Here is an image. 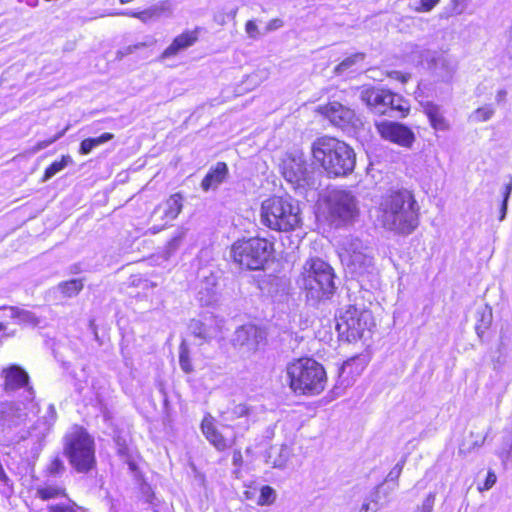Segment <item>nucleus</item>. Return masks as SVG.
<instances>
[{
  "label": "nucleus",
  "instance_id": "obj_1",
  "mask_svg": "<svg viewBox=\"0 0 512 512\" xmlns=\"http://www.w3.org/2000/svg\"><path fill=\"white\" fill-rule=\"evenodd\" d=\"M419 209L410 190L392 188L382 196L379 204V221L389 231L408 235L419 225Z\"/></svg>",
  "mask_w": 512,
  "mask_h": 512
},
{
  "label": "nucleus",
  "instance_id": "obj_2",
  "mask_svg": "<svg viewBox=\"0 0 512 512\" xmlns=\"http://www.w3.org/2000/svg\"><path fill=\"white\" fill-rule=\"evenodd\" d=\"M312 155L330 177H341L352 173L356 163L354 150L333 137H321L315 140L312 145Z\"/></svg>",
  "mask_w": 512,
  "mask_h": 512
},
{
  "label": "nucleus",
  "instance_id": "obj_3",
  "mask_svg": "<svg viewBox=\"0 0 512 512\" xmlns=\"http://www.w3.org/2000/svg\"><path fill=\"white\" fill-rule=\"evenodd\" d=\"M333 268L320 258H311L303 266L299 282L312 305L331 299L336 291Z\"/></svg>",
  "mask_w": 512,
  "mask_h": 512
},
{
  "label": "nucleus",
  "instance_id": "obj_4",
  "mask_svg": "<svg viewBox=\"0 0 512 512\" xmlns=\"http://www.w3.org/2000/svg\"><path fill=\"white\" fill-rule=\"evenodd\" d=\"M289 386L299 395H318L326 386L327 375L324 367L312 358H300L286 368Z\"/></svg>",
  "mask_w": 512,
  "mask_h": 512
},
{
  "label": "nucleus",
  "instance_id": "obj_5",
  "mask_svg": "<svg viewBox=\"0 0 512 512\" xmlns=\"http://www.w3.org/2000/svg\"><path fill=\"white\" fill-rule=\"evenodd\" d=\"M298 201L290 196H274L261 204L260 222L271 230L289 232L301 224Z\"/></svg>",
  "mask_w": 512,
  "mask_h": 512
},
{
  "label": "nucleus",
  "instance_id": "obj_6",
  "mask_svg": "<svg viewBox=\"0 0 512 512\" xmlns=\"http://www.w3.org/2000/svg\"><path fill=\"white\" fill-rule=\"evenodd\" d=\"M345 254L342 262L346 274L355 279L361 288L368 289L375 280L374 259L367 245L358 238H349L344 244Z\"/></svg>",
  "mask_w": 512,
  "mask_h": 512
},
{
  "label": "nucleus",
  "instance_id": "obj_7",
  "mask_svg": "<svg viewBox=\"0 0 512 512\" xmlns=\"http://www.w3.org/2000/svg\"><path fill=\"white\" fill-rule=\"evenodd\" d=\"M64 454L78 473H88L96 466L93 437L82 427H73L64 437Z\"/></svg>",
  "mask_w": 512,
  "mask_h": 512
},
{
  "label": "nucleus",
  "instance_id": "obj_8",
  "mask_svg": "<svg viewBox=\"0 0 512 512\" xmlns=\"http://www.w3.org/2000/svg\"><path fill=\"white\" fill-rule=\"evenodd\" d=\"M406 52L409 62L428 69L434 77L450 83L457 71V61L444 52L431 51L419 45H409Z\"/></svg>",
  "mask_w": 512,
  "mask_h": 512
},
{
  "label": "nucleus",
  "instance_id": "obj_9",
  "mask_svg": "<svg viewBox=\"0 0 512 512\" xmlns=\"http://www.w3.org/2000/svg\"><path fill=\"white\" fill-rule=\"evenodd\" d=\"M360 99L376 114L393 118H404L410 110V103L401 95L381 87H362Z\"/></svg>",
  "mask_w": 512,
  "mask_h": 512
},
{
  "label": "nucleus",
  "instance_id": "obj_10",
  "mask_svg": "<svg viewBox=\"0 0 512 512\" xmlns=\"http://www.w3.org/2000/svg\"><path fill=\"white\" fill-rule=\"evenodd\" d=\"M282 175L297 190L316 189L320 172L307 162L302 152L288 153L282 160Z\"/></svg>",
  "mask_w": 512,
  "mask_h": 512
},
{
  "label": "nucleus",
  "instance_id": "obj_11",
  "mask_svg": "<svg viewBox=\"0 0 512 512\" xmlns=\"http://www.w3.org/2000/svg\"><path fill=\"white\" fill-rule=\"evenodd\" d=\"M273 244L264 238H249L235 242L231 256L241 268L260 270L270 258Z\"/></svg>",
  "mask_w": 512,
  "mask_h": 512
},
{
  "label": "nucleus",
  "instance_id": "obj_12",
  "mask_svg": "<svg viewBox=\"0 0 512 512\" xmlns=\"http://www.w3.org/2000/svg\"><path fill=\"white\" fill-rule=\"evenodd\" d=\"M335 319L339 337L347 342L361 339L365 331H369L374 325L372 313L353 304L340 308Z\"/></svg>",
  "mask_w": 512,
  "mask_h": 512
},
{
  "label": "nucleus",
  "instance_id": "obj_13",
  "mask_svg": "<svg viewBox=\"0 0 512 512\" xmlns=\"http://www.w3.org/2000/svg\"><path fill=\"white\" fill-rule=\"evenodd\" d=\"M3 392L30 407L35 402V390L28 372L18 364H9L0 371Z\"/></svg>",
  "mask_w": 512,
  "mask_h": 512
},
{
  "label": "nucleus",
  "instance_id": "obj_14",
  "mask_svg": "<svg viewBox=\"0 0 512 512\" xmlns=\"http://www.w3.org/2000/svg\"><path fill=\"white\" fill-rule=\"evenodd\" d=\"M328 210L337 226L351 224L359 216L358 200L349 190H333L328 197Z\"/></svg>",
  "mask_w": 512,
  "mask_h": 512
},
{
  "label": "nucleus",
  "instance_id": "obj_15",
  "mask_svg": "<svg viewBox=\"0 0 512 512\" xmlns=\"http://www.w3.org/2000/svg\"><path fill=\"white\" fill-rule=\"evenodd\" d=\"M38 411V404L33 402L30 407L20 403L18 399L0 402V427L3 431H12L23 425L30 413Z\"/></svg>",
  "mask_w": 512,
  "mask_h": 512
},
{
  "label": "nucleus",
  "instance_id": "obj_16",
  "mask_svg": "<svg viewBox=\"0 0 512 512\" xmlns=\"http://www.w3.org/2000/svg\"><path fill=\"white\" fill-rule=\"evenodd\" d=\"M268 332L265 327L255 324H245L238 327L233 336L232 344L244 348L248 352H256L267 343Z\"/></svg>",
  "mask_w": 512,
  "mask_h": 512
},
{
  "label": "nucleus",
  "instance_id": "obj_17",
  "mask_svg": "<svg viewBox=\"0 0 512 512\" xmlns=\"http://www.w3.org/2000/svg\"><path fill=\"white\" fill-rule=\"evenodd\" d=\"M375 127L380 136L404 148H411L415 142L414 132L404 124L388 120L376 121Z\"/></svg>",
  "mask_w": 512,
  "mask_h": 512
},
{
  "label": "nucleus",
  "instance_id": "obj_18",
  "mask_svg": "<svg viewBox=\"0 0 512 512\" xmlns=\"http://www.w3.org/2000/svg\"><path fill=\"white\" fill-rule=\"evenodd\" d=\"M321 113L336 127L341 129L355 128L358 125L359 119L357 118L354 110L343 106L339 102H330L329 104L320 108Z\"/></svg>",
  "mask_w": 512,
  "mask_h": 512
},
{
  "label": "nucleus",
  "instance_id": "obj_19",
  "mask_svg": "<svg viewBox=\"0 0 512 512\" xmlns=\"http://www.w3.org/2000/svg\"><path fill=\"white\" fill-rule=\"evenodd\" d=\"M190 333L199 340L198 344L210 342L220 332L217 320L212 316L205 317L204 321L192 319L188 326Z\"/></svg>",
  "mask_w": 512,
  "mask_h": 512
},
{
  "label": "nucleus",
  "instance_id": "obj_20",
  "mask_svg": "<svg viewBox=\"0 0 512 512\" xmlns=\"http://www.w3.org/2000/svg\"><path fill=\"white\" fill-rule=\"evenodd\" d=\"M183 196L180 193H175L171 195L163 204L157 206L153 212L154 215L158 213H162L161 219L165 221V224L162 226H153L151 230L153 233L160 232L164 226L173 221L178 217L183 208Z\"/></svg>",
  "mask_w": 512,
  "mask_h": 512
},
{
  "label": "nucleus",
  "instance_id": "obj_21",
  "mask_svg": "<svg viewBox=\"0 0 512 512\" xmlns=\"http://www.w3.org/2000/svg\"><path fill=\"white\" fill-rule=\"evenodd\" d=\"M214 422L215 420L210 414L205 415L201 422V431L211 445L218 451H224L232 446L233 438L224 436Z\"/></svg>",
  "mask_w": 512,
  "mask_h": 512
},
{
  "label": "nucleus",
  "instance_id": "obj_22",
  "mask_svg": "<svg viewBox=\"0 0 512 512\" xmlns=\"http://www.w3.org/2000/svg\"><path fill=\"white\" fill-rule=\"evenodd\" d=\"M56 419L57 412L55 406L50 404L45 414L35 422L30 430L22 434L19 438L23 440L26 439L27 436H31L37 441L43 440L45 436L51 431L53 425L56 422Z\"/></svg>",
  "mask_w": 512,
  "mask_h": 512
},
{
  "label": "nucleus",
  "instance_id": "obj_23",
  "mask_svg": "<svg viewBox=\"0 0 512 512\" xmlns=\"http://www.w3.org/2000/svg\"><path fill=\"white\" fill-rule=\"evenodd\" d=\"M198 40V29L185 31L174 38L172 43L162 52L161 59H169L176 56L181 51L193 46Z\"/></svg>",
  "mask_w": 512,
  "mask_h": 512
},
{
  "label": "nucleus",
  "instance_id": "obj_24",
  "mask_svg": "<svg viewBox=\"0 0 512 512\" xmlns=\"http://www.w3.org/2000/svg\"><path fill=\"white\" fill-rule=\"evenodd\" d=\"M228 166L225 162H217L212 166L201 182V188L207 192L216 190L227 178Z\"/></svg>",
  "mask_w": 512,
  "mask_h": 512
},
{
  "label": "nucleus",
  "instance_id": "obj_25",
  "mask_svg": "<svg viewBox=\"0 0 512 512\" xmlns=\"http://www.w3.org/2000/svg\"><path fill=\"white\" fill-rule=\"evenodd\" d=\"M292 449L286 444L273 445L266 453V463L274 468H284L290 459Z\"/></svg>",
  "mask_w": 512,
  "mask_h": 512
},
{
  "label": "nucleus",
  "instance_id": "obj_26",
  "mask_svg": "<svg viewBox=\"0 0 512 512\" xmlns=\"http://www.w3.org/2000/svg\"><path fill=\"white\" fill-rule=\"evenodd\" d=\"M424 112L429 119L431 126L435 130L446 131L449 129V122L444 116L441 106L428 102L424 106Z\"/></svg>",
  "mask_w": 512,
  "mask_h": 512
},
{
  "label": "nucleus",
  "instance_id": "obj_27",
  "mask_svg": "<svg viewBox=\"0 0 512 512\" xmlns=\"http://www.w3.org/2000/svg\"><path fill=\"white\" fill-rule=\"evenodd\" d=\"M156 44V40L152 36H146L143 41L128 45L117 51V58L122 59L125 56L140 52L143 58L150 56L149 48Z\"/></svg>",
  "mask_w": 512,
  "mask_h": 512
},
{
  "label": "nucleus",
  "instance_id": "obj_28",
  "mask_svg": "<svg viewBox=\"0 0 512 512\" xmlns=\"http://www.w3.org/2000/svg\"><path fill=\"white\" fill-rule=\"evenodd\" d=\"M35 495L37 498L43 501L67 496L64 486L60 484H52L49 482H45L42 485L37 486Z\"/></svg>",
  "mask_w": 512,
  "mask_h": 512
},
{
  "label": "nucleus",
  "instance_id": "obj_29",
  "mask_svg": "<svg viewBox=\"0 0 512 512\" xmlns=\"http://www.w3.org/2000/svg\"><path fill=\"white\" fill-rule=\"evenodd\" d=\"M395 489V487H390L386 485L385 482L376 486L367 497L369 501L373 504L371 507L372 512H377L381 509L384 503L387 501L389 494Z\"/></svg>",
  "mask_w": 512,
  "mask_h": 512
},
{
  "label": "nucleus",
  "instance_id": "obj_30",
  "mask_svg": "<svg viewBox=\"0 0 512 512\" xmlns=\"http://www.w3.org/2000/svg\"><path fill=\"white\" fill-rule=\"evenodd\" d=\"M364 59V53H355L345 58L341 63H339L335 67V73L337 75H342L349 71H355L358 68V65L361 64L364 61Z\"/></svg>",
  "mask_w": 512,
  "mask_h": 512
},
{
  "label": "nucleus",
  "instance_id": "obj_31",
  "mask_svg": "<svg viewBox=\"0 0 512 512\" xmlns=\"http://www.w3.org/2000/svg\"><path fill=\"white\" fill-rule=\"evenodd\" d=\"M83 279H71L69 281L60 282L57 285L58 291L63 294L64 297L72 298L77 296L83 289Z\"/></svg>",
  "mask_w": 512,
  "mask_h": 512
},
{
  "label": "nucleus",
  "instance_id": "obj_32",
  "mask_svg": "<svg viewBox=\"0 0 512 512\" xmlns=\"http://www.w3.org/2000/svg\"><path fill=\"white\" fill-rule=\"evenodd\" d=\"M153 20L170 17L173 13V4L170 0L160 1L149 7Z\"/></svg>",
  "mask_w": 512,
  "mask_h": 512
},
{
  "label": "nucleus",
  "instance_id": "obj_33",
  "mask_svg": "<svg viewBox=\"0 0 512 512\" xmlns=\"http://www.w3.org/2000/svg\"><path fill=\"white\" fill-rule=\"evenodd\" d=\"M251 415V409L246 404L240 403L234 405L230 410L223 413V419L233 421L239 418H248Z\"/></svg>",
  "mask_w": 512,
  "mask_h": 512
},
{
  "label": "nucleus",
  "instance_id": "obj_34",
  "mask_svg": "<svg viewBox=\"0 0 512 512\" xmlns=\"http://www.w3.org/2000/svg\"><path fill=\"white\" fill-rule=\"evenodd\" d=\"M71 162H72V159L69 155L62 156L61 160H59V161H54L52 164H50L45 169L42 181L43 182L48 181L50 178H52L58 172L62 171Z\"/></svg>",
  "mask_w": 512,
  "mask_h": 512
},
{
  "label": "nucleus",
  "instance_id": "obj_35",
  "mask_svg": "<svg viewBox=\"0 0 512 512\" xmlns=\"http://www.w3.org/2000/svg\"><path fill=\"white\" fill-rule=\"evenodd\" d=\"M48 512H87V510L72 500L65 503L49 505Z\"/></svg>",
  "mask_w": 512,
  "mask_h": 512
},
{
  "label": "nucleus",
  "instance_id": "obj_36",
  "mask_svg": "<svg viewBox=\"0 0 512 512\" xmlns=\"http://www.w3.org/2000/svg\"><path fill=\"white\" fill-rule=\"evenodd\" d=\"M66 470L64 461L59 457H54L46 467V475L48 477L61 476Z\"/></svg>",
  "mask_w": 512,
  "mask_h": 512
},
{
  "label": "nucleus",
  "instance_id": "obj_37",
  "mask_svg": "<svg viewBox=\"0 0 512 512\" xmlns=\"http://www.w3.org/2000/svg\"><path fill=\"white\" fill-rule=\"evenodd\" d=\"M276 500V491L268 485H265L260 490V495L257 501L258 505L266 506L271 505Z\"/></svg>",
  "mask_w": 512,
  "mask_h": 512
},
{
  "label": "nucleus",
  "instance_id": "obj_38",
  "mask_svg": "<svg viewBox=\"0 0 512 512\" xmlns=\"http://www.w3.org/2000/svg\"><path fill=\"white\" fill-rule=\"evenodd\" d=\"M179 364L181 369L189 374L193 371V366L191 364L190 356L188 348L185 344V342H182L180 346V353H179Z\"/></svg>",
  "mask_w": 512,
  "mask_h": 512
},
{
  "label": "nucleus",
  "instance_id": "obj_39",
  "mask_svg": "<svg viewBox=\"0 0 512 512\" xmlns=\"http://www.w3.org/2000/svg\"><path fill=\"white\" fill-rule=\"evenodd\" d=\"M494 114V109L491 105H486L484 107H480L476 109L473 114L471 115V118L475 122H484L488 121Z\"/></svg>",
  "mask_w": 512,
  "mask_h": 512
},
{
  "label": "nucleus",
  "instance_id": "obj_40",
  "mask_svg": "<svg viewBox=\"0 0 512 512\" xmlns=\"http://www.w3.org/2000/svg\"><path fill=\"white\" fill-rule=\"evenodd\" d=\"M184 239V233L179 232L174 237L170 239L166 246V256L170 257L172 254L176 252V250L180 247L182 241Z\"/></svg>",
  "mask_w": 512,
  "mask_h": 512
},
{
  "label": "nucleus",
  "instance_id": "obj_41",
  "mask_svg": "<svg viewBox=\"0 0 512 512\" xmlns=\"http://www.w3.org/2000/svg\"><path fill=\"white\" fill-rule=\"evenodd\" d=\"M404 463H405V460H401L390 470V472L388 473V475L385 479V483L386 482H394L395 484L392 487L396 488L397 480L402 473Z\"/></svg>",
  "mask_w": 512,
  "mask_h": 512
},
{
  "label": "nucleus",
  "instance_id": "obj_42",
  "mask_svg": "<svg viewBox=\"0 0 512 512\" xmlns=\"http://www.w3.org/2000/svg\"><path fill=\"white\" fill-rule=\"evenodd\" d=\"M436 493L430 492L423 500L422 505L418 506L415 512H432L435 504Z\"/></svg>",
  "mask_w": 512,
  "mask_h": 512
},
{
  "label": "nucleus",
  "instance_id": "obj_43",
  "mask_svg": "<svg viewBox=\"0 0 512 512\" xmlns=\"http://www.w3.org/2000/svg\"><path fill=\"white\" fill-rule=\"evenodd\" d=\"M142 494L145 498V501L149 504L155 505V495L151 490V487L147 484H143L141 487Z\"/></svg>",
  "mask_w": 512,
  "mask_h": 512
},
{
  "label": "nucleus",
  "instance_id": "obj_44",
  "mask_svg": "<svg viewBox=\"0 0 512 512\" xmlns=\"http://www.w3.org/2000/svg\"><path fill=\"white\" fill-rule=\"evenodd\" d=\"M114 138V135L112 133H103L102 135H100L99 137H95V138H90L91 141L93 142V145L94 147H98L110 140H112Z\"/></svg>",
  "mask_w": 512,
  "mask_h": 512
},
{
  "label": "nucleus",
  "instance_id": "obj_45",
  "mask_svg": "<svg viewBox=\"0 0 512 512\" xmlns=\"http://www.w3.org/2000/svg\"><path fill=\"white\" fill-rule=\"evenodd\" d=\"M440 0H420V7H416L417 11L428 12L437 5Z\"/></svg>",
  "mask_w": 512,
  "mask_h": 512
},
{
  "label": "nucleus",
  "instance_id": "obj_46",
  "mask_svg": "<svg viewBox=\"0 0 512 512\" xmlns=\"http://www.w3.org/2000/svg\"><path fill=\"white\" fill-rule=\"evenodd\" d=\"M64 133H65V130L62 131V132L57 133L54 137H52L49 140H44V141L38 142L37 146H36V149L37 150H42V149L47 148L49 145H51L52 143L57 141L59 138H61L64 135Z\"/></svg>",
  "mask_w": 512,
  "mask_h": 512
},
{
  "label": "nucleus",
  "instance_id": "obj_47",
  "mask_svg": "<svg viewBox=\"0 0 512 512\" xmlns=\"http://www.w3.org/2000/svg\"><path fill=\"white\" fill-rule=\"evenodd\" d=\"M468 0H452L453 8L452 11L456 15H460L463 13L467 6Z\"/></svg>",
  "mask_w": 512,
  "mask_h": 512
},
{
  "label": "nucleus",
  "instance_id": "obj_48",
  "mask_svg": "<svg viewBox=\"0 0 512 512\" xmlns=\"http://www.w3.org/2000/svg\"><path fill=\"white\" fill-rule=\"evenodd\" d=\"M94 145H93V142L91 141L90 138H87V139H84L81 143H80V153L83 154V155H87L89 154L93 149H94Z\"/></svg>",
  "mask_w": 512,
  "mask_h": 512
},
{
  "label": "nucleus",
  "instance_id": "obj_49",
  "mask_svg": "<svg viewBox=\"0 0 512 512\" xmlns=\"http://www.w3.org/2000/svg\"><path fill=\"white\" fill-rule=\"evenodd\" d=\"M245 30H246V33L251 38H256L258 35V27L253 20L247 21V23L245 25Z\"/></svg>",
  "mask_w": 512,
  "mask_h": 512
},
{
  "label": "nucleus",
  "instance_id": "obj_50",
  "mask_svg": "<svg viewBox=\"0 0 512 512\" xmlns=\"http://www.w3.org/2000/svg\"><path fill=\"white\" fill-rule=\"evenodd\" d=\"M131 16L141 20L142 22H148L150 20H153L149 8L143 11L131 13Z\"/></svg>",
  "mask_w": 512,
  "mask_h": 512
},
{
  "label": "nucleus",
  "instance_id": "obj_51",
  "mask_svg": "<svg viewBox=\"0 0 512 512\" xmlns=\"http://www.w3.org/2000/svg\"><path fill=\"white\" fill-rule=\"evenodd\" d=\"M497 477L494 472L489 471L481 490H489L496 483Z\"/></svg>",
  "mask_w": 512,
  "mask_h": 512
},
{
  "label": "nucleus",
  "instance_id": "obj_52",
  "mask_svg": "<svg viewBox=\"0 0 512 512\" xmlns=\"http://www.w3.org/2000/svg\"><path fill=\"white\" fill-rule=\"evenodd\" d=\"M228 20L229 19L225 11H220L214 15V21L221 26L225 25Z\"/></svg>",
  "mask_w": 512,
  "mask_h": 512
},
{
  "label": "nucleus",
  "instance_id": "obj_53",
  "mask_svg": "<svg viewBox=\"0 0 512 512\" xmlns=\"http://www.w3.org/2000/svg\"><path fill=\"white\" fill-rule=\"evenodd\" d=\"M283 26V21L281 19H272L269 21V23L267 24V30L268 31H273V30H276V29H279Z\"/></svg>",
  "mask_w": 512,
  "mask_h": 512
},
{
  "label": "nucleus",
  "instance_id": "obj_54",
  "mask_svg": "<svg viewBox=\"0 0 512 512\" xmlns=\"http://www.w3.org/2000/svg\"><path fill=\"white\" fill-rule=\"evenodd\" d=\"M18 318L20 321L32 322L34 320V315L28 311H21L18 313Z\"/></svg>",
  "mask_w": 512,
  "mask_h": 512
},
{
  "label": "nucleus",
  "instance_id": "obj_55",
  "mask_svg": "<svg viewBox=\"0 0 512 512\" xmlns=\"http://www.w3.org/2000/svg\"><path fill=\"white\" fill-rule=\"evenodd\" d=\"M482 324L481 325H477L476 326V332L479 336H481L485 330L488 328L489 324H490V320H488L487 322H485L484 320V317L482 318L481 320Z\"/></svg>",
  "mask_w": 512,
  "mask_h": 512
},
{
  "label": "nucleus",
  "instance_id": "obj_56",
  "mask_svg": "<svg viewBox=\"0 0 512 512\" xmlns=\"http://www.w3.org/2000/svg\"><path fill=\"white\" fill-rule=\"evenodd\" d=\"M511 193H512V178H511V181L505 186V189L503 192V201L508 202Z\"/></svg>",
  "mask_w": 512,
  "mask_h": 512
},
{
  "label": "nucleus",
  "instance_id": "obj_57",
  "mask_svg": "<svg viewBox=\"0 0 512 512\" xmlns=\"http://www.w3.org/2000/svg\"><path fill=\"white\" fill-rule=\"evenodd\" d=\"M493 366H494V369H499L500 367H502L505 363V357L502 356V355H499L497 358L493 359Z\"/></svg>",
  "mask_w": 512,
  "mask_h": 512
},
{
  "label": "nucleus",
  "instance_id": "obj_58",
  "mask_svg": "<svg viewBox=\"0 0 512 512\" xmlns=\"http://www.w3.org/2000/svg\"><path fill=\"white\" fill-rule=\"evenodd\" d=\"M507 208H508V202L502 201V205L500 208V216H499L500 221H503L505 219L506 213H507Z\"/></svg>",
  "mask_w": 512,
  "mask_h": 512
},
{
  "label": "nucleus",
  "instance_id": "obj_59",
  "mask_svg": "<svg viewBox=\"0 0 512 512\" xmlns=\"http://www.w3.org/2000/svg\"><path fill=\"white\" fill-rule=\"evenodd\" d=\"M371 507H373V504L366 498L359 512H372Z\"/></svg>",
  "mask_w": 512,
  "mask_h": 512
},
{
  "label": "nucleus",
  "instance_id": "obj_60",
  "mask_svg": "<svg viewBox=\"0 0 512 512\" xmlns=\"http://www.w3.org/2000/svg\"><path fill=\"white\" fill-rule=\"evenodd\" d=\"M83 271L80 263L73 264L69 267L70 274H79Z\"/></svg>",
  "mask_w": 512,
  "mask_h": 512
},
{
  "label": "nucleus",
  "instance_id": "obj_61",
  "mask_svg": "<svg viewBox=\"0 0 512 512\" xmlns=\"http://www.w3.org/2000/svg\"><path fill=\"white\" fill-rule=\"evenodd\" d=\"M242 463V455L240 451H234L233 453V464L238 466Z\"/></svg>",
  "mask_w": 512,
  "mask_h": 512
},
{
  "label": "nucleus",
  "instance_id": "obj_62",
  "mask_svg": "<svg viewBox=\"0 0 512 512\" xmlns=\"http://www.w3.org/2000/svg\"><path fill=\"white\" fill-rule=\"evenodd\" d=\"M237 11H238V8L237 7H233V8H231L228 11H225V12H226L227 17H228L229 20H234L236 15H237Z\"/></svg>",
  "mask_w": 512,
  "mask_h": 512
},
{
  "label": "nucleus",
  "instance_id": "obj_63",
  "mask_svg": "<svg viewBox=\"0 0 512 512\" xmlns=\"http://www.w3.org/2000/svg\"><path fill=\"white\" fill-rule=\"evenodd\" d=\"M394 74L399 76V77H397V79H399L402 83L407 82L410 77L409 75H403L400 72H394Z\"/></svg>",
  "mask_w": 512,
  "mask_h": 512
},
{
  "label": "nucleus",
  "instance_id": "obj_64",
  "mask_svg": "<svg viewBox=\"0 0 512 512\" xmlns=\"http://www.w3.org/2000/svg\"><path fill=\"white\" fill-rule=\"evenodd\" d=\"M505 97H506V91L505 90H499L497 92V95H496V100L498 102H500V101L504 100Z\"/></svg>",
  "mask_w": 512,
  "mask_h": 512
}]
</instances>
